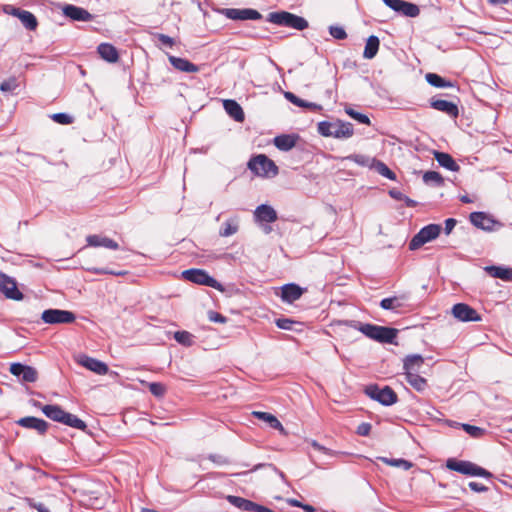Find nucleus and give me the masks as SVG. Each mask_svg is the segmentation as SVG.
Returning <instances> with one entry per match:
<instances>
[{"label":"nucleus","instance_id":"1","mask_svg":"<svg viewBox=\"0 0 512 512\" xmlns=\"http://www.w3.org/2000/svg\"><path fill=\"white\" fill-rule=\"evenodd\" d=\"M317 129L320 135L324 137H334L337 139L350 138L354 133L353 125L341 120H337L335 122H319Z\"/></svg>","mask_w":512,"mask_h":512},{"label":"nucleus","instance_id":"2","mask_svg":"<svg viewBox=\"0 0 512 512\" xmlns=\"http://www.w3.org/2000/svg\"><path fill=\"white\" fill-rule=\"evenodd\" d=\"M359 331L368 338L380 343H393L398 333V330L395 328L373 324H361Z\"/></svg>","mask_w":512,"mask_h":512},{"label":"nucleus","instance_id":"3","mask_svg":"<svg viewBox=\"0 0 512 512\" xmlns=\"http://www.w3.org/2000/svg\"><path fill=\"white\" fill-rule=\"evenodd\" d=\"M268 21L279 26L293 28L299 31L308 27V21L305 18L286 11L270 13L268 15Z\"/></svg>","mask_w":512,"mask_h":512},{"label":"nucleus","instance_id":"4","mask_svg":"<svg viewBox=\"0 0 512 512\" xmlns=\"http://www.w3.org/2000/svg\"><path fill=\"white\" fill-rule=\"evenodd\" d=\"M248 168L260 177H275L278 174L276 164L264 154H259L250 159Z\"/></svg>","mask_w":512,"mask_h":512},{"label":"nucleus","instance_id":"5","mask_svg":"<svg viewBox=\"0 0 512 512\" xmlns=\"http://www.w3.org/2000/svg\"><path fill=\"white\" fill-rule=\"evenodd\" d=\"M446 466L448 469L464 475L480 476L485 478L492 477V474L489 471L469 461L448 459Z\"/></svg>","mask_w":512,"mask_h":512},{"label":"nucleus","instance_id":"6","mask_svg":"<svg viewBox=\"0 0 512 512\" xmlns=\"http://www.w3.org/2000/svg\"><path fill=\"white\" fill-rule=\"evenodd\" d=\"M366 394L373 400L384 406H391L398 401V396L392 388L385 386L380 388L377 385H370L365 390Z\"/></svg>","mask_w":512,"mask_h":512},{"label":"nucleus","instance_id":"7","mask_svg":"<svg viewBox=\"0 0 512 512\" xmlns=\"http://www.w3.org/2000/svg\"><path fill=\"white\" fill-rule=\"evenodd\" d=\"M441 226L438 224H429L423 227L409 242L410 250H417L425 243L434 240L439 236Z\"/></svg>","mask_w":512,"mask_h":512},{"label":"nucleus","instance_id":"8","mask_svg":"<svg viewBox=\"0 0 512 512\" xmlns=\"http://www.w3.org/2000/svg\"><path fill=\"white\" fill-rule=\"evenodd\" d=\"M183 277L193 283L199 284V285H205L208 287H212L217 290H222L221 284L211 277L206 271L201 269H189L185 270L182 273Z\"/></svg>","mask_w":512,"mask_h":512},{"label":"nucleus","instance_id":"9","mask_svg":"<svg viewBox=\"0 0 512 512\" xmlns=\"http://www.w3.org/2000/svg\"><path fill=\"white\" fill-rule=\"evenodd\" d=\"M41 319L46 324H69L75 321L76 316L68 310L47 309L42 312Z\"/></svg>","mask_w":512,"mask_h":512},{"label":"nucleus","instance_id":"10","mask_svg":"<svg viewBox=\"0 0 512 512\" xmlns=\"http://www.w3.org/2000/svg\"><path fill=\"white\" fill-rule=\"evenodd\" d=\"M452 315L461 322H479L482 320L480 314L465 303L455 304L452 307Z\"/></svg>","mask_w":512,"mask_h":512},{"label":"nucleus","instance_id":"11","mask_svg":"<svg viewBox=\"0 0 512 512\" xmlns=\"http://www.w3.org/2000/svg\"><path fill=\"white\" fill-rule=\"evenodd\" d=\"M9 371L22 382L34 383L38 379L37 370L32 366L24 365L22 363H12Z\"/></svg>","mask_w":512,"mask_h":512},{"label":"nucleus","instance_id":"12","mask_svg":"<svg viewBox=\"0 0 512 512\" xmlns=\"http://www.w3.org/2000/svg\"><path fill=\"white\" fill-rule=\"evenodd\" d=\"M383 2L392 10L407 17L414 18L420 14L419 7L411 2L404 0H383Z\"/></svg>","mask_w":512,"mask_h":512},{"label":"nucleus","instance_id":"13","mask_svg":"<svg viewBox=\"0 0 512 512\" xmlns=\"http://www.w3.org/2000/svg\"><path fill=\"white\" fill-rule=\"evenodd\" d=\"M0 291L9 299L21 300L23 298L16 281L3 272H0Z\"/></svg>","mask_w":512,"mask_h":512},{"label":"nucleus","instance_id":"14","mask_svg":"<svg viewBox=\"0 0 512 512\" xmlns=\"http://www.w3.org/2000/svg\"><path fill=\"white\" fill-rule=\"evenodd\" d=\"M222 14L231 20H258L262 18V15L251 8H226L222 10Z\"/></svg>","mask_w":512,"mask_h":512},{"label":"nucleus","instance_id":"15","mask_svg":"<svg viewBox=\"0 0 512 512\" xmlns=\"http://www.w3.org/2000/svg\"><path fill=\"white\" fill-rule=\"evenodd\" d=\"M77 362L98 375H105L109 370L106 363L84 354L77 358Z\"/></svg>","mask_w":512,"mask_h":512},{"label":"nucleus","instance_id":"16","mask_svg":"<svg viewBox=\"0 0 512 512\" xmlns=\"http://www.w3.org/2000/svg\"><path fill=\"white\" fill-rule=\"evenodd\" d=\"M16 424L23 428L36 430L40 435H44L49 426L45 420L33 416L20 418Z\"/></svg>","mask_w":512,"mask_h":512},{"label":"nucleus","instance_id":"17","mask_svg":"<svg viewBox=\"0 0 512 512\" xmlns=\"http://www.w3.org/2000/svg\"><path fill=\"white\" fill-rule=\"evenodd\" d=\"M62 11L66 17L74 21L87 22L93 19L92 14L89 13L86 9L75 5L67 4L63 7Z\"/></svg>","mask_w":512,"mask_h":512},{"label":"nucleus","instance_id":"18","mask_svg":"<svg viewBox=\"0 0 512 512\" xmlns=\"http://www.w3.org/2000/svg\"><path fill=\"white\" fill-rule=\"evenodd\" d=\"M254 218L259 223H272L277 220V212L275 209L266 204L259 205L254 211Z\"/></svg>","mask_w":512,"mask_h":512},{"label":"nucleus","instance_id":"19","mask_svg":"<svg viewBox=\"0 0 512 512\" xmlns=\"http://www.w3.org/2000/svg\"><path fill=\"white\" fill-rule=\"evenodd\" d=\"M424 365V358L419 354H412L405 357L403 362V369L405 376L409 373L418 374Z\"/></svg>","mask_w":512,"mask_h":512},{"label":"nucleus","instance_id":"20","mask_svg":"<svg viewBox=\"0 0 512 512\" xmlns=\"http://www.w3.org/2000/svg\"><path fill=\"white\" fill-rule=\"evenodd\" d=\"M86 241H87L88 246H91V247H104V248L111 249V250L119 249V245L116 241H114L113 239H111L109 237L102 236V235H97V234L89 235V236H87Z\"/></svg>","mask_w":512,"mask_h":512},{"label":"nucleus","instance_id":"21","mask_svg":"<svg viewBox=\"0 0 512 512\" xmlns=\"http://www.w3.org/2000/svg\"><path fill=\"white\" fill-rule=\"evenodd\" d=\"M469 218L474 226L487 231L492 230L495 224V221L484 212H472Z\"/></svg>","mask_w":512,"mask_h":512},{"label":"nucleus","instance_id":"22","mask_svg":"<svg viewBox=\"0 0 512 512\" xmlns=\"http://www.w3.org/2000/svg\"><path fill=\"white\" fill-rule=\"evenodd\" d=\"M431 107L453 118H456L459 114L457 105L451 101L442 99H432Z\"/></svg>","mask_w":512,"mask_h":512},{"label":"nucleus","instance_id":"23","mask_svg":"<svg viewBox=\"0 0 512 512\" xmlns=\"http://www.w3.org/2000/svg\"><path fill=\"white\" fill-rule=\"evenodd\" d=\"M11 14L20 19L21 23L28 30H35L38 22L36 17L29 11L20 8H13Z\"/></svg>","mask_w":512,"mask_h":512},{"label":"nucleus","instance_id":"24","mask_svg":"<svg viewBox=\"0 0 512 512\" xmlns=\"http://www.w3.org/2000/svg\"><path fill=\"white\" fill-rule=\"evenodd\" d=\"M407 300L406 294L384 298L380 302V307L384 310L398 311L405 306Z\"/></svg>","mask_w":512,"mask_h":512},{"label":"nucleus","instance_id":"25","mask_svg":"<svg viewBox=\"0 0 512 512\" xmlns=\"http://www.w3.org/2000/svg\"><path fill=\"white\" fill-rule=\"evenodd\" d=\"M170 64L177 70L187 73H196L199 71V67L194 63L188 61L185 58L176 56H169Z\"/></svg>","mask_w":512,"mask_h":512},{"label":"nucleus","instance_id":"26","mask_svg":"<svg viewBox=\"0 0 512 512\" xmlns=\"http://www.w3.org/2000/svg\"><path fill=\"white\" fill-rule=\"evenodd\" d=\"M223 106L227 114L237 122L244 121L245 115L242 107L235 101L227 99L223 101Z\"/></svg>","mask_w":512,"mask_h":512},{"label":"nucleus","instance_id":"27","mask_svg":"<svg viewBox=\"0 0 512 512\" xmlns=\"http://www.w3.org/2000/svg\"><path fill=\"white\" fill-rule=\"evenodd\" d=\"M303 294V290L296 284H286L282 287L281 298L283 301L292 303L298 300Z\"/></svg>","mask_w":512,"mask_h":512},{"label":"nucleus","instance_id":"28","mask_svg":"<svg viewBox=\"0 0 512 512\" xmlns=\"http://www.w3.org/2000/svg\"><path fill=\"white\" fill-rule=\"evenodd\" d=\"M97 51L101 58L109 63H115L119 58L117 49L108 43L100 44L97 48Z\"/></svg>","mask_w":512,"mask_h":512},{"label":"nucleus","instance_id":"29","mask_svg":"<svg viewBox=\"0 0 512 512\" xmlns=\"http://www.w3.org/2000/svg\"><path fill=\"white\" fill-rule=\"evenodd\" d=\"M485 271L494 278L504 281H512V268L502 266H487Z\"/></svg>","mask_w":512,"mask_h":512},{"label":"nucleus","instance_id":"30","mask_svg":"<svg viewBox=\"0 0 512 512\" xmlns=\"http://www.w3.org/2000/svg\"><path fill=\"white\" fill-rule=\"evenodd\" d=\"M297 137L294 135H279L274 138V145L281 151H289L296 145Z\"/></svg>","mask_w":512,"mask_h":512},{"label":"nucleus","instance_id":"31","mask_svg":"<svg viewBox=\"0 0 512 512\" xmlns=\"http://www.w3.org/2000/svg\"><path fill=\"white\" fill-rule=\"evenodd\" d=\"M239 230V217L234 216L226 220L221 229L219 230V235L222 237H229L234 235Z\"/></svg>","mask_w":512,"mask_h":512},{"label":"nucleus","instance_id":"32","mask_svg":"<svg viewBox=\"0 0 512 512\" xmlns=\"http://www.w3.org/2000/svg\"><path fill=\"white\" fill-rule=\"evenodd\" d=\"M252 414L257 419L267 422L272 428L279 430L282 434H286L283 425L274 415L261 411H254Z\"/></svg>","mask_w":512,"mask_h":512},{"label":"nucleus","instance_id":"33","mask_svg":"<svg viewBox=\"0 0 512 512\" xmlns=\"http://www.w3.org/2000/svg\"><path fill=\"white\" fill-rule=\"evenodd\" d=\"M435 159L437 160L439 165L450 171H458L460 168L459 165L448 153L435 152Z\"/></svg>","mask_w":512,"mask_h":512},{"label":"nucleus","instance_id":"34","mask_svg":"<svg viewBox=\"0 0 512 512\" xmlns=\"http://www.w3.org/2000/svg\"><path fill=\"white\" fill-rule=\"evenodd\" d=\"M42 412L53 421L62 423L66 411L58 405H45L42 407Z\"/></svg>","mask_w":512,"mask_h":512},{"label":"nucleus","instance_id":"35","mask_svg":"<svg viewBox=\"0 0 512 512\" xmlns=\"http://www.w3.org/2000/svg\"><path fill=\"white\" fill-rule=\"evenodd\" d=\"M379 39L377 36L371 35L365 45V49L363 52V57L365 59H372L376 56L378 49H379Z\"/></svg>","mask_w":512,"mask_h":512},{"label":"nucleus","instance_id":"36","mask_svg":"<svg viewBox=\"0 0 512 512\" xmlns=\"http://www.w3.org/2000/svg\"><path fill=\"white\" fill-rule=\"evenodd\" d=\"M62 424L82 431H84L87 428V425L83 420L68 412H65Z\"/></svg>","mask_w":512,"mask_h":512},{"label":"nucleus","instance_id":"37","mask_svg":"<svg viewBox=\"0 0 512 512\" xmlns=\"http://www.w3.org/2000/svg\"><path fill=\"white\" fill-rule=\"evenodd\" d=\"M406 380L415 390L419 392L424 391L427 387L426 379L421 377L419 374L409 373V375L406 376Z\"/></svg>","mask_w":512,"mask_h":512},{"label":"nucleus","instance_id":"38","mask_svg":"<svg viewBox=\"0 0 512 512\" xmlns=\"http://www.w3.org/2000/svg\"><path fill=\"white\" fill-rule=\"evenodd\" d=\"M227 500L232 504L234 505L235 507L243 510V511H247V512H250L252 511V508H253V503L252 501L250 500H247L245 498H242V497H238V496H228L227 497Z\"/></svg>","mask_w":512,"mask_h":512},{"label":"nucleus","instance_id":"39","mask_svg":"<svg viewBox=\"0 0 512 512\" xmlns=\"http://www.w3.org/2000/svg\"><path fill=\"white\" fill-rule=\"evenodd\" d=\"M372 169H374L376 172H378L381 176L385 178H388L390 180L396 179L395 173L391 171L389 167L382 161L376 159Z\"/></svg>","mask_w":512,"mask_h":512},{"label":"nucleus","instance_id":"40","mask_svg":"<svg viewBox=\"0 0 512 512\" xmlns=\"http://www.w3.org/2000/svg\"><path fill=\"white\" fill-rule=\"evenodd\" d=\"M423 181L427 185L442 186L444 183L443 177L436 171H427L423 175Z\"/></svg>","mask_w":512,"mask_h":512},{"label":"nucleus","instance_id":"41","mask_svg":"<svg viewBox=\"0 0 512 512\" xmlns=\"http://www.w3.org/2000/svg\"><path fill=\"white\" fill-rule=\"evenodd\" d=\"M347 159L355 162L356 164H358L360 166L369 167L371 169L376 160L375 158H371L369 156L362 155V154H353V155L348 156Z\"/></svg>","mask_w":512,"mask_h":512},{"label":"nucleus","instance_id":"42","mask_svg":"<svg viewBox=\"0 0 512 512\" xmlns=\"http://www.w3.org/2000/svg\"><path fill=\"white\" fill-rule=\"evenodd\" d=\"M194 336L188 332V331H176L174 333V339L181 345H184L186 347H190L193 345Z\"/></svg>","mask_w":512,"mask_h":512},{"label":"nucleus","instance_id":"43","mask_svg":"<svg viewBox=\"0 0 512 512\" xmlns=\"http://www.w3.org/2000/svg\"><path fill=\"white\" fill-rule=\"evenodd\" d=\"M426 80L427 82L437 88H444V87H450L451 83L446 81L441 76L434 74V73H428L426 74Z\"/></svg>","mask_w":512,"mask_h":512},{"label":"nucleus","instance_id":"44","mask_svg":"<svg viewBox=\"0 0 512 512\" xmlns=\"http://www.w3.org/2000/svg\"><path fill=\"white\" fill-rule=\"evenodd\" d=\"M462 429L473 438H480L485 434V430L478 426L470 424H461Z\"/></svg>","mask_w":512,"mask_h":512},{"label":"nucleus","instance_id":"45","mask_svg":"<svg viewBox=\"0 0 512 512\" xmlns=\"http://www.w3.org/2000/svg\"><path fill=\"white\" fill-rule=\"evenodd\" d=\"M382 461L387 463L388 465L395 466V467H401L404 470H408L412 467V463L404 460V459H388V458H382Z\"/></svg>","mask_w":512,"mask_h":512},{"label":"nucleus","instance_id":"46","mask_svg":"<svg viewBox=\"0 0 512 512\" xmlns=\"http://www.w3.org/2000/svg\"><path fill=\"white\" fill-rule=\"evenodd\" d=\"M329 33L336 40H344L347 38V33L341 26L331 25L329 27Z\"/></svg>","mask_w":512,"mask_h":512},{"label":"nucleus","instance_id":"47","mask_svg":"<svg viewBox=\"0 0 512 512\" xmlns=\"http://www.w3.org/2000/svg\"><path fill=\"white\" fill-rule=\"evenodd\" d=\"M345 111L351 118L357 120L359 123L370 124V119L367 115L359 113L352 108H347Z\"/></svg>","mask_w":512,"mask_h":512},{"label":"nucleus","instance_id":"48","mask_svg":"<svg viewBox=\"0 0 512 512\" xmlns=\"http://www.w3.org/2000/svg\"><path fill=\"white\" fill-rule=\"evenodd\" d=\"M298 107H302V108H306V109H309V110H312V111H321L322 110V106L317 104V103H314V102H308L306 100H303L301 98L298 97L296 103L294 104Z\"/></svg>","mask_w":512,"mask_h":512},{"label":"nucleus","instance_id":"49","mask_svg":"<svg viewBox=\"0 0 512 512\" xmlns=\"http://www.w3.org/2000/svg\"><path fill=\"white\" fill-rule=\"evenodd\" d=\"M53 121L58 124L68 125L73 122V117L67 113H55L51 116Z\"/></svg>","mask_w":512,"mask_h":512},{"label":"nucleus","instance_id":"50","mask_svg":"<svg viewBox=\"0 0 512 512\" xmlns=\"http://www.w3.org/2000/svg\"><path fill=\"white\" fill-rule=\"evenodd\" d=\"M17 87H18V82H17L16 78L7 79L0 84V90L2 92H12Z\"/></svg>","mask_w":512,"mask_h":512},{"label":"nucleus","instance_id":"51","mask_svg":"<svg viewBox=\"0 0 512 512\" xmlns=\"http://www.w3.org/2000/svg\"><path fill=\"white\" fill-rule=\"evenodd\" d=\"M149 390L156 397H162L166 392L165 386L158 382L150 383Z\"/></svg>","mask_w":512,"mask_h":512},{"label":"nucleus","instance_id":"52","mask_svg":"<svg viewBox=\"0 0 512 512\" xmlns=\"http://www.w3.org/2000/svg\"><path fill=\"white\" fill-rule=\"evenodd\" d=\"M89 271L91 273L98 274V275L111 274V275H115V276H122V275L126 274L125 271L116 272V271L108 270L106 268H90Z\"/></svg>","mask_w":512,"mask_h":512},{"label":"nucleus","instance_id":"53","mask_svg":"<svg viewBox=\"0 0 512 512\" xmlns=\"http://www.w3.org/2000/svg\"><path fill=\"white\" fill-rule=\"evenodd\" d=\"M294 324V321L287 318H281L276 320L277 327L283 330H291Z\"/></svg>","mask_w":512,"mask_h":512},{"label":"nucleus","instance_id":"54","mask_svg":"<svg viewBox=\"0 0 512 512\" xmlns=\"http://www.w3.org/2000/svg\"><path fill=\"white\" fill-rule=\"evenodd\" d=\"M25 501H26V503H27L30 507H32V508H34V509H36L38 512H50V511H49V509H48V508H46L44 504H42V503H36V502H35L33 499H31V498H26V499H25Z\"/></svg>","mask_w":512,"mask_h":512},{"label":"nucleus","instance_id":"55","mask_svg":"<svg viewBox=\"0 0 512 512\" xmlns=\"http://www.w3.org/2000/svg\"><path fill=\"white\" fill-rule=\"evenodd\" d=\"M208 318L210 321L218 323H225L227 321L225 316L215 311H209Z\"/></svg>","mask_w":512,"mask_h":512},{"label":"nucleus","instance_id":"56","mask_svg":"<svg viewBox=\"0 0 512 512\" xmlns=\"http://www.w3.org/2000/svg\"><path fill=\"white\" fill-rule=\"evenodd\" d=\"M371 424L370 423H361L358 427H357V434L360 435V436H368L371 432Z\"/></svg>","mask_w":512,"mask_h":512},{"label":"nucleus","instance_id":"57","mask_svg":"<svg viewBox=\"0 0 512 512\" xmlns=\"http://www.w3.org/2000/svg\"><path fill=\"white\" fill-rule=\"evenodd\" d=\"M156 37L161 42V44H163L165 46L172 47L174 45V39L168 35L159 33V34H156Z\"/></svg>","mask_w":512,"mask_h":512},{"label":"nucleus","instance_id":"58","mask_svg":"<svg viewBox=\"0 0 512 512\" xmlns=\"http://www.w3.org/2000/svg\"><path fill=\"white\" fill-rule=\"evenodd\" d=\"M468 486L474 492H486L488 490L483 484L474 481L469 482Z\"/></svg>","mask_w":512,"mask_h":512},{"label":"nucleus","instance_id":"59","mask_svg":"<svg viewBox=\"0 0 512 512\" xmlns=\"http://www.w3.org/2000/svg\"><path fill=\"white\" fill-rule=\"evenodd\" d=\"M456 220L453 219V218H448L445 220V233L446 234H450L452 232V230L454 229V227L456 226Z\"/></svg>","mask_w":512,"mask_h":512},{"label":"nucleus","instance_id":"60","mask_svg":"<svg viewBox=\"0 0 512 512\" xmlns=\"http://www.w3.org/2000/svg\"><path fill=\"white\" fill-rule=\"evenodd\" d=\"M389 195L393 199L398 200V201H402L404 199V194L398 189H391L389 191Z\"/></svg>","mask_w":512,"mask_h":512},{"label":"nucleus","instance_id":"61","mask_svg":"<svg viewBox=\"0 0 512 512\" xmlns=\"http://www.w3.org/2000/svg\"><path fill=\"white\" fill-rule=\"evenodd\" d=\"M251 512H274L272 509L267 508L265 506L259 505L257 503H253V508Z\"/></svg>","mask_w":512,"mask_h":512},{"label":"nucleus","instance_id":"62","mask_svg":"<svg viewBox=\"0 0 512 512\" xmlns=\"http://www.w3.org/2000/svg\"><path fill=\"white\" fill-rule=\"evenodd\" d=\"M311 445H312V447H313L314 449H316V450H318V451H320V452H323V453H325V454H330V453H331V451H330L329 449H327L326 447H324V446L320 445V444H319L318 442H316V441H312V442H311Z\"/></svg>","mask_w":512,"mask_h":512},{"label":"nucleus","instance_id":"63","mask_svg":"<svg viewBox=\"0 0 512 512\" xmlns=\"http://www.w3.org/2000/svg\"><path fill=\"white\" fill-rule=\"evenodd\" d=\"M285 98L293 104H295L298 99V97L295 94H293L292 92H286Z\"/></svg>","mask_w":512,"mask_h":512},{"label":"nucleus","instance_id":"64","mask_svg":"<svg viewBox=\"0 0 512 512\" xmlns=\"http://www.w3.org/2000/svg\"><path fill=\"white\" fill-rule=\"evenodd\" d=\"M405 202L406 206L407 207H415L416 206V201L410 199L409 197H407L406 195H404V199L402 200Z\"/></svg>","mask_w":512,"mask_h":512}]
</instances>
